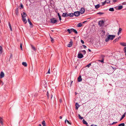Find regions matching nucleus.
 I'll list each match as a JSON object with an SVG mask.
<instances>
[{"mask_svg": "<svg viewBox=\"0 0 126 126\" xmlns=\"http://www.w3.org/2000/svg\"><path fill=\"white\" fill-rule=\"evenodd\" d=\"M80 12L79 11L74 12V15L76 16H78L80 15Z\"/></svg>", "mask_w": 126, "mask_h": 126, "instance_id": "obj_1", "label": "nucleus"}, {"mask_svg": "<svg viewBox=\"0 0 126 126\" xmlns=\"http://www.w3.org/2000/svg\"><path fill=\"white\" fill-rule=\"evenodd\" d=\"M104 21L103 20L100 21L98 22V24L100 26H102L104 23Z\"/></svg>", "mask_w": 126, "mask_h": 126, "instance_id": "obj_2", "label": "nucleus"}, {"mask_svg": "<svg viewBox=\"0 0 126 126\" xmlns=\"http://www.w3.org/2000/svg\"><path fill=\"white\" fill-rule=\"evenodd\" d=\"M85 9L84 8H82L80 10V13L81 14H83L85 12Z\"/></svg>", "mask_w": 126, "mask_h": 126, "instance_id": "obj_3", "label": "nucleus"}, {"mask_svg": "<svg viewBox=\"0 0 126 126\" xmlns=\"http://www.w3.org/2000/svg\"><path fill=\"white\" fill-rule=\"evenodd\" d=\"M83 57V55L81 53L78 54V57L79 59H81Z\"/></svg>", "mask_w": 126, "mask_h": 126, "instance_id": "obj_4", "label": "nucleus"}, {"mask_svg": "<svg viewBox=\"0 0 126 126\" xmlns=\"http://www.w3.org/2000/svg\"><path fill=\"white\" fill-rule=\"evenodd\" d=\"M51 22L53 23H55L57 22V20L56 19H55L54 18H53L51 19Z\"/></svg>", "mask_w": 126, "mask_h": 126, "instance_id": "obj_5", "label": "nucleus"}, {"mask_svg": "<svg viewBox=\"0 0 126 126\" xmlns=\"http://www.w3.org/2000/svg\"><path fill=\"white\" fill-rule=\"evenodd\" d=\"M4 74L2 71H1L0 74V78H2L4 77Z\"/></svg>", "mask_w": 126, "mask_h": 126, "instance_id": "obj_6", "label": "nucleus"}, {"mask_svg": "<svg viewBox=\"0 0 126 126\" xmlns=\"http://www.w3.org/2000/svg\"><path fill=\"white\" fill-rule=\"evenodd\" d=\"M109 36L110 40H112L115 37V36L114 35H109Z\"/></svg>", "mask_w": 126, "mask_h": 126, "instance_id": "obj_7", "label": "nucleus"}, {"mask_svg": "<svg viewBox=\"0 0 126 126\" xmlns=\"http://www.w3.org/2000/svg\"><path fill=\"white\" fill-rule=\"evenodd\" d=\"M21 15L22 18H25L26 16V15L25 12H23L21 14Z\"/></svg>", "mask_w": 126, "mask_h": 126, "instance_id": "obj_8", "label": "nucleus"}, {"mask_svg": "<svg viewBox=\"0 0 126 126\" xmlns=\"http://www.w3.org/2000/svg\"><path fill=\"white\" fill-rule=\"evenodd\" d=\"M82 79L81 78V76H79L78 78V82H80L82 81Z\"/></svg>", "mask_w": 126, "mask_h": 126, "instance_id": "obj_9", "label": "nucleus"}, {"mask_svg": "<svg viewBox=\"0 0 126 126\" xmlns=\"http://www.w3.org/2000/svg\"><path fill=\"white\" fill-rule=\"evenodd\" d=\"M62 16L63 17H65L67 16H68V14H67V13H63V14Z\"/></svg>", "mask_w": 126, "mask_h": 126, "instance_id": "obj_10", "label": "nucleus"}, {"mask_svg": "<svg viewBox=\"0 0 126 126\" xmlns=\"http://www.w3.org/2000/svg\"><path fill=\"white\" fill-rule=\"evenodd\" d=\"M120 45L123 46H126V43L121 42L120 43Z\"/></svg>", "mask_w": 126, "mask_h": 126, "instance_id": "obj_11", "label": "nucleus"}, {"mask_svg": "<svg viewBox=\"0 0 126 126\" xmlns=\"http://www.w3.org/2000/svg\"><path fill=\"white\" fill-rule=\"evenodd\" d=\"M3 118L0 117V123L2 125H3Z\"/></svg>", "mask_w": 126, "mask_h": 126, "instance_id": "obj_12", "label": "nucleus"}, {"mask_svg": "<svg viewBox=\"0 0 126 126\" xmlns=\"http://www.w3.org/2000/svg\"><path fill=\"white\" fill-rule=\"evenodd\" d=\"M110 40V38L108 35L107 37H106L105 40V41L106 42H108Z\"/></svg>", "mask_w": 126, "mask_h": 126, "instance_id": "obj_13", "label": "nucleus"}, {"mask_svg": "<svg viewBox=\"0 0 126 126\" xmlns=\"http://www.w3.org/2000/svg\"><path fill=\"white\" fill-rule=\"evenodd\" d=\"M75 106H76V109L77 110L78 108L79 107V105L77 103H76V104H75Z\"/></svg>", "mask_w": 126, "mask_h": 126, "instance_id": "obj_14", "label": "nucleus"}, {"mask_svg": "<svg viewBox=\"0 0 126 126\" xmlns=\"http://www.w3.org/2000/svg\"><path fill=\"white\" fill-rule=\"evenodd\" d=\"M82 25V24L81 23H79L77 26L79 27H80Z\"/></svg>", "mask_w": 126, "mask_h": 126, "instance_id": "obj_15", "label": "nucleus"}, {"mask_svg": "<svg viewBox=\"0 0 126 126\" xmlns=\"http://www.w3.org/2000/svg\"><path fill=\"white\" fill-rule=\"evenodd\" d=\"M72 29H67V30L69 33H70L71 32H73V30H72Z\"/></svg>", "mask_w": 126, "mask_h": 126, "instance_id": "obj_16", "label": "nucleus"}, {"mask_svg": "<svg viewBox=\"0 0 126 126\" xmlns=\"http://www.w3.org/2000/svg\"><path fill=\"white\" fill-rule=\"evenodd\" d=\"M72 44V43L71 42H70L67 45V46L68 47H71Z\"/></svg>", "mask_w": 126, "mask_h": 126, "instance_id": "obj_17", "label": "nucleus"}, {"mask_svg": "<svg viewBox=\"0 0 126 126\" xmlns=\"http://www.w3.org/2000/svg\"><path fill=\"white\" fill-rule=\"evenodd\" d=\"M83 123L84 124H86V125H87V126H89L88 125V124L87 123V122L84 120V119H83L82 121Z\"/></svg>", "mask_w": 126, "mask_h": 126, "instance_id": "obj_18", "label": "nucleus"}, {"mask_svg": "<svg viewBox=\"0 0 126 126\" xmlns=\"http://www.w3.org/2000/svg\"><path fill=\"white\" fill-rule=\"evenodd\" d=\"M126 112H125L122 115V117L120 119V121L125 116Z\"/></svg>", "mask_w": 126, "mask_h": 126, "instance_id": "obj_19", "label": "nucleus"}, {"mask_svg": "<svg viewBox=\"0 0 126 126\" xmlns=\"http://www.w3.org/2000/svg\"><path fill=\"white\" fill-rule=\"evenodd\" d=\"M122 29L121 28H119L118 32V35H119V34L121 33V32L122 31Z\"/></svg>", "mask_w": 126, "mask_h": 126, "instance_id": "obj_20", "label": "nucleus"}, {"mask_svg": "<svg viewBox=\"0 0 126 126\" xmlns=\"http://www.w3.org/2000/svg\"><path fill=\"white\" fill-rule=\"evenodd\" d=\"M3 52L2 48L1 46H0V54L2 53Z\"/></svg>", "mask_w": 126, "mask_h": 126, "instance_id": "obj_21", "label": "nucleus"}, {"mask_svg": "<svg viewBox=\"0 0 126 126\" xmlns=\"http://www.w3.org/2000/svg\"><path fill=\"white\" fill-rule=\"evenodd\" d=\"M100 7V6L99 4H98L95 6V8L96 9Z\"/></svg>", "mask_w": 126, "mask_h": 126, "instance_id": "obj_22", "label": "nucleus"}, {"mask_svg": "<svg viewBox=\"0 0 126 126\" xmlns=\"http://www.w3.org/2000/svg\"><path fill=\"white\" fill-rule=\"evenodd\" d=\"M22 64L25 67H26L27 66V64L25 62H23L22 63Z\"/></svg>", "mask_w": 126, "mask_h": 126, "instance_id": "obj_23", "label": "nucleus"}, {"mask_svg": "<svg viewBox=\"0 0 126 126\" xmlns=\"http://www.w3.org/2000/svg\"><path fill=\"white\" fill-rule=\"evenodd\" d=\"M68 16H69L70 17H73L74 16V13H69L68 14Z\"/></svg>", "mask_w": 126, "mask_h": 126, "instance_id": "obj_24", "label": "nucleus"}, {"mask_svg": "<svg viewBox=\"0 0 126 126\" xmlns=\"http://www.w3.org/2000/svg\"><path fill=\"white\" fill-rule=\"evenodd\" d=\"M42 124L43 126H46V123L44 120L42 122Z\"/></svg>", "mask_w": 126, "mask_h": 126, "instance_id": "obj_25", "label": "nucleus"}, {"mask_svg": "<svg viewBox=\"0 0 126 126\" xmlns=\"http://www.w3.org/2000/svg\"><path fill=\"white\" fill-rule=\"evenodd\" d=\"M22 20L24 22L25 24H26V22H27V21L26 20V19L25 18H22Z\"/></svg>", "mask_w": 126, "mask_h": 126, "instance_id": "obj_26", "label": "nucleus"}, {"mask_svg": "<svg viewBox=\"0 0 126 126\" xmlns=\"http://www.w3.org/2000/svg\"><path fill=\"white\" fill-rule=\"evenodd\" d=\"M15 14L16 15H17L18 14V9L17 8H16V10Z\"/></svg>", "mask_w": 126, "mask_h": 126, "instance_id": "obj_27", "label": "nucleus"}, {"mask_svg": "<svg viewBox=\"0 0 126 126\" xmlns=\"http://www.w3.org/2000/svg\"><path fill=\"white\" fill-rule=\"evenodd\" d=\"M67 122V123L68 124H70V125H71V123L69 122V121L68 120H67L66 119L65 121V123H66V122Z\"/></svg>", "mask_w": 126, "mask_h": 126, "instance_id": "obj_28", "label": "nucleus"}, {"mask_svg": "<svg viewBox=\"0 0 126 126\" xmlns=\"http://www.w3.org/2000/svg\"><path fill=\"white\" fill-rule=\"evenodd\" d=\"M31 46L32 48L35 51L36 50V49L35 48V47H34L33 45H31Z\"/></svg>", "mask_w": 126, "mask_h": 126, "instance_id": "obj_29", "label": "nucleus"}, {"mask_svg": "<svg viewBox=\"0 0 126 126\" xmlns=\"http://www.w3.org/2000/svg\"><path fill=\"white\" fill-rule=\"evenodd\" d=\"M109 11L111 12H113L114 11V10L113 8H110L109 9Z\"/></svg>", "mask_w": 126, "mask_h": 126, "instance_id": "obj_30", "label": "nucleus"}, {"mask_svg": "<svg viewBox=\"0 0 126 126\" xmlns=\"http://www.w3.org/2000/svg\"><path fill=\"white\" fill-rule=\"evenodd\" d=\"M72 30L73 32H74L75 33L77 34L78 33L75 30L73 29H72Z\"/></svg>", "mask_w": 126, "mask_h": 126, "instance_id": "obj_31", "label": "nucleus"}, {"mask_svg": "<svg viewBox=\"0 0 126 126\" xmlns=\"http://www.w3.org/2000/svg\"><path fill=\"white\" fill-rule=\"evenodd\" d=\"M28 21L29 23L31 25H32V24L30 20L29 19H28Z\"/></svg>", "mask_w": 126, "mask_h": 126, "instance_id": "obj_32", "label": "nucleus"}, {"mask_svg": "<svg viewBox=\"0 0 126 126\" xmlns=\"http://www.w3.org/2000/svg\"><path fill=\"white\" fill-rule=\"evenodd\" d=\"M58 15L59 16L60 20V21H61V16H60V14L59 13H58Z\"/></svg>", "mask_w": 126, "mask_h": 126, "instance_id": "obj_33", "label": "nucleus"}, {"mask_svg": "<svg viewBox=\"0 0 126 126\" xmlns=\"http://www.w3.org/2000/svg\"><path fill=\"white\" fill-rule=\"evenodd\" d=\"M125 125L124 123L120 124L118 125V126H125Z\"/></svg>", "mask_w": 126, "mask_h": 126, "instance_id": "obj_34", "label": "nucleus"}, {"mask_svg": "<svg viewBox=\"0 0 126 126\" xmlns=\"http://www.w3.org/2000/svg\"><path fill=\"white\" fill-rule=\"evenodd\" d=\"M78 115L79 117V118L80 119L82 120L83 119V117L81 116L79 114Z\"/></svg>", "mask_w": 126, "mask_h": 126, "instance_id": "obj_35", "label": "nucleus"}, {"mask_svg": "<svg viewBox=\"0 0 126 126\" xmlns=\"http://www.w3.org/2000/svg\"><path fill=\"white\" fill-rule=\"evenodd\" d=\"M123 50L124 52L125 53V55H126V47H125L124 48Z\"/></svg>", "mask_w": 126, "mask_h": 126, "instance_id": "obj_36", "label": "nucleus"}, {"mask_svg": "<svg viewBox=\"0 0 126 126\" xmlns=\"http://www.w3.org/2000/svg\"><path fill=\"white\" fill-rule=\"evenodd\" d=\"M123 8V6H120L118 7V9L119 10H120L121 9Z\"/></svg>", "mask_w": 126, "mask_h": 126, "instance_id": "obj_37", "label": "nucleus"}, {"mask_svg": "<svg viewBox=\"0 0 126 126\" xmlns=\"http://www.w3.org/2000/svg\"><path fill=\"white\" fill-rule=\"evenodd\" d=\"M23 8V6L22 4H20V9H21Z\"/></svg>", "mask_w": 126, "mask_h": 126, "instance_id": "obj_38", "label": "nucleus"}, {"mask_svg": "<svg viewBox=\"0 0 126 126\" xmlns=\"http://www.w3.org/2000/svg\"><path fill=\"white\" fill-rule=\"evenodd\" d=\"M82 52L84 54H85L86 53V52L85 50H84L82 51Z\"/></svg>", "mask_w": 126, "mask_h": 126, "instance_id": "obj_39", "label": "nucleus"}, {"mask_svg": "<svg viewBox=\"0 0 126 126\" xmlns=\"http://www.w3.org/2000/svg\"><path fill=\"white\" fill-rule=\"evenodd\" d=\"M97 14H99V15H102L104 14V13H102V12H99L98 13H97Z\"/></svg>", "mask_w": 126, "mask_h": 126, "instance_id": "obj_40", "label": "nucleus"}, {"mask_svg": "<svg viewBox=\"0 0 126 126\" xmlns=\"http://www.w3.org/2000/svg\"><path fill=\"white\" fill-rule=\"evenodd\" d=\"M9 28H10V29L11 30V31H12V28H11V25L9 22Z\"/></svg>", "mask_w": 126, "mask_h": 126, "instance_id": "obj_41", "label": "nucleus"}, {"mask_svg": "<svg viewBox=\"0 0 126 126\" xmlns=\"http://www.w3.org/2000/svg\"><path fill=\"white\" fill-rule=\"evenodd\" d=\"M46 95L47 96L48 99L49 97V94L48 93V92L47 91V93L46 94Z\"/></svg>", "mask_w": 126, "mask_h": 126, "instance_id": "obj_42", "label": "nucleus"}, {"mask_svg": "<svg viewBox=\"0 0 126 126\" xmlns=\"http://www.w3.org/2000/svg\"><path fill=\"white\" fill-rule=\"evenodd\" d=\"M119 38H117L114 41V42H116V41H117L118 40Z\"/></svg>", "mask_w": 126, "mask_h": 126, "instance_id": "obj_43", "label": "nucleus"}, {"mask_svg": "<svg viewBox=\"0 0 126 126\" xmlns=\"http://www.w3.org/2000/svg\"><path fill=\"white\" fill-rule=\"evenodd\" d=\"M104 59H103L101 60H99L98 61L99 62H101V63H103L104 62Z\"/></svg>", "mask_w": 126, "mask_h": 126, "instance_id": "obj_44", "label": "nucleus"}, {"mask_svg": "<svg viewBox=\"0 0 126 126\" xmlns=\"http://www.w3.org/2000/svg\"><path fill=\"white\" fill-rule=\"evenodd\" d=\"M50 38L51 39V41L52 43H53L54 42V40L51 37H50Z\"/></svg>", "mask_w": 126, "mask_h": 126, "instance_id": "obj_45", "label": "nucleus"}, {"mask_svg": "<svg viewBox=\"0 0 126 126\" xmlns=\"http://www.w3.org/2000/svg\"><path fill=\"white\" fill-rule=\"evenodd\" d=\"M91 65V63H90L89 64L87 65L86 66L87 67H89Z\"/></svg>", "mask_w": 126, "mask_h": 126, "instance_id": "obj_46", "label": "nucleus"}, {"mask_svg": "<svg viewBox=\"0 0 126 126\" xmlns=\"http://www.w3.org/2000/svg\"><path fill=\"white\" fill-rule=\"evenodd\" d=\"M20 47L21 50H22V45L21 44L20 46Z\"/></svg>", "mask_w": 126, "mask_h": 126, "instance_id": "obj_47", "label": "nucleus"}, {"mask_svg": "<svg viewBox=\"0 0 126 126\" xmlns=\"http://www.w3.org/2000/svg\"><path fill=\"white\" fill-rule=\"evenodd\" d=\"M106 3V1H105L104 2H102V5H104Z\"/></svg>", "mask_w": 126, "mask_h": 126, "instance_id": "obj_48", "label": "nucleus"}, {"mask_svg": "<svg viewBox=\"0 0 126 126\" xmlns=\"http://www.w3.org/2000/svg\"><path fill=\"white\" fill-rule=\"evenodd\" d=\"M106 1V2L108 3H109L110 2V1L109 0H107Z\"/></svg>", "mask_w": 126, "mask_h": 126, "instance_id": "obj_49", "label": "nucleus"}, {"mask_svg": "<svg viewBox=\"0 0 126 126\" xmlns=\"http://www.w3.org/2000/svg\"><path fill=\"white\" fill-rule=\"evenodd\" d=\"M81 42L82 44H84V41L82 40H81Z\"/></svg>", "mask_w": 126, "mask_h": 126, "instance_id": "obj_50", "label": "nucleus"}, {"mask_svg": "<svg viewBox=\"0 0 126 126\" xmlns=\"http://www.w3.org/2000/svg\"><path fill=\"white\" fill-rule=\"evenodd\" d=\"M50 68H49V69H48V72H47V73L50 74Z\"/></svg>", "mask_w": 126, "mask_h": 126, "instance_id": "obj_51", "label": "nucleus"}, {"mask_svg": "<svg viewBox=\"0 0 126 126\" xmlns=\"http://www.w3.org/2000/svg\"><path fill=\"white\" fill-rule=\"evenodd\" d=\"M111 67L114 70H115L116 69V68H114L112 66H111Z\"/></svg>", "mask_w": 126, "mask_h": 126, "instance_id": "obj_52", "label": "nucleus"}, {"mask_svg": "<svg viewBox=\"0 0 126 126\" xmlns=\"http://www.w3.org/2000/svg\"><path fill=\"white\" fill-rule=\"evenodd\" d=\"M82 46H83V47L84 48H86V47L85 45H83Z\"/></svg>", "mask_w": 126, "mask_h": 126, "instance_id": "obj_53", "label": "nucleus"}, {"mask_svg": "<svg viewBox=\"0 0 126 126\" xmlns=\"http://www.w3.org/2000/svg\"><path fill=\"white\" fill-rule=\"evenodd\" d=\"M117 0H113V2H115L117 1Z\"/></svg>", "mask_w": 126, "mask_h": 126, "instance_id": "obj_54", "label": "nucleus"}, {"mask_svg": "<svg viewBox=\"0 0 126 126\" xmlns=\"http://www.w3.org/2000/svg\"><path fill=\"white\" fill-rule=\"evenodd\" d=\"M122 4L123 5H125V4H126V2H123V3H122Z\"/></svg>", "mask_w": 126, "mask_h": 126, "instance_id": "obj_55", "label": "nucleus"}, {"mask_svg": "<svg viewBox=\"0 0 126 126\" xmlns=\"http://www.w3.org/2000/svg\"><path fill=\"white\" fill-rule=\"evenodd\" d=\"M117 123V122H113V123H112V124L113 125V124H115L116 123Z\"/></svg>", "mask_w": 126, "mask_h": 126, "instance_id": "obj_56", "label": "nucleus"}, {"mask_svg": "<svg viewBox=\"0 0 126 126\" xmlns=\"http://www.w3.org/2000/svg\"><path fill=\"white\" fill-rule=\"evenodd\" d=\"M52 95L51 94H50V96H51V99L52 97Z\"/></svg>", "mask_w": 126, "mask_h": 126, "instance_id": "obj_57", "label": "nucleus"}, {"mask_svg": "<svg viewBox=\"0 0 126 126\" xmlns=\"http://www.w3.org/2000/svg\"><path fill=\"white\" fill-rule=\"evenodd\" d=\"M91 126H97L96 125H94V124H93L91 125Z\"/></svg>", "mask_w": 126, "mask_h": 126, "instance_id": "obj_58", "label": "nucleus"}, {"mask_svg": "<svg viewBox=\"0 0 126 126\" xmlns=\"http://www.w3.org/2000/svg\"><path fill=\"white\" fill-rule=\"evenodd\" d=\"M87 21H84L82 22V23H83V24L84 23H85V22H86Z\"/></svg>", "mask_w": 126, "mask_h": 126, "instance_id": "obj_59", "label": "nucleus"}, {"mask_svg": "<svg viewBox=\"0 0 126 126\" xmlns=\"http://www.w3.org/2000/svg\"><path fill=\"white\" fill-rule=\"evenodd\" d=\"M62 101L61 99H60V103H61Z\"/></svg>", "mask_w": 126, "mask_h": 126, "instance_id": "obj_60", "label": "nucleus"}, {"mask_svg": "<svg viewBox=\"0 0 126 126\" xmlns=\"http://www.w3.org/2000/svg\"><path fill=\"white\" fill-rule=\"evenodd\" d=\"M102 32H103V34H105V32H104V31H102Z\"/></svg>", "mask_w": 126, "mask_h": 126, "instance_id": "obj_61", "label": "nucleus"}, {"mask_svg": "<svg viewBox=\"0 0 126 126\" xmlns=\"http://www.w3.org/2000/svg\"><path fill=\"white\" fill-rule=\"evenodd\" d=\"M88 51H89V52H91V50L90 49H88Z\"/></svg>", "mask_w": 126, "mask_h": 126, "instance_id": "obj_62", "label": "nucleus"}, {"mask_svg": "<svg viewBox=\"0 0 126 126\" xmlns=\"http://www.w3.org/2000/svg\"><path fill=\"white\" fill-rule=\"evenodd\" d=\"M59 118L60 119H62V117H61V116H60L59 117Z\"/></svg>", "mask_w": 126, "mask_h": 126, "instance_id": "obj_63", "label": "nucleus"}, {"mask_svg": "<svg viewBox=\"0 0 126 126\" xmlns=\"http://www.w3.org/2000/svg\"><path fill=\"white\" fill-rule=\"evenodd\" d=\"M41 126V125L40 124H39V126Z\"/></svg>", "mask_w": 126, "mask_h": 126, "instance_id": "obj_64", "label": "nucleus"}]
</instances>
